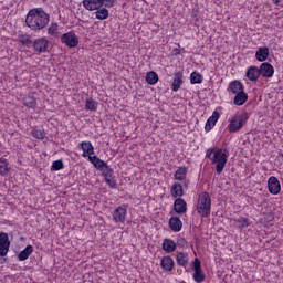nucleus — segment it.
<instances>
[{"instance_id":"9b49d317","label":"nucleus","mask_w":283,"mask_h":283,"mask_svg":"<svg viewBox=\"0 0 283 283\" xmlns=\"http://www.w3.org/2000/svg\"><path fill=\"white\" fill-rule=\"evenodd\" d=\"M268 189L272 196H277L282 191V185L277 177L271 176L268 180Z\"/></svg>"},{"instance_id":"c9c22d12","label":"nucleus","mask_w":283,"mask_h":283,"mask_svg":"<svg viewBox=\"0 0 283 283\" xmlns=\"http://www.w3.org/2000/svg\"><path fill=\"white\" fill-rule=\"evenodd\" d=\"M202 74L198 73V72H192L190 74V83L191 85H200L202 83Z\"/></svg>"},{"instance_id":"1a4fd4ad","label":"nucleus","mask_w":283,"mask_h":283,"mask_svg":"<svg viewBox=\"0 0 283 283\" xmlns=\"http://www.w3.org/2000/svg\"><path fill=\"white\" fill-rule=\"evenodd\" d=\"M32 46L34 52H38V54H43L48 52V48H50V41L45 38H39L33 42Z\"/></svg>"},{"instance_id":"5701e85b","label":"nucleus","mask_w":283,"mask_h":283,"mask_svg":"<svg viewBox=\"0 0 283 283\" xmlns=\"http://www.w3.org/2000/svg\"><path fill=\"white\" fill-rule=\"evenodd\" d=\"M32 253H34V247H32L30 244L27 245L25 249L20 251V253L18 254L19 262H25V260H28V258H30V255H32Z\"/></svg>"},{"instance_id":"6e6552de","label":"nucleus","mask_w":283,"mask_h":283,"mask_svg":"<svg viewBox=\"0 0 283 283\" xmlns=\"http://www.w3.org/2000/svg\"><path fill=\"white\" fill-rule=\"evenodd\" d=\"M193 280L197 283H202L206 280V275L202 273V263L200 262V259L196 258L193 261Z\"/></svg>"},{"instance_id":"a211bd4d","label":"nucleus","mask_w":283,"mask_h":283,"mask_svg":"<svg viewBox=\"0 0 283 283\" xmlns=\"http://www.w3.org/2000/svg\"><path fill=\"white\" fill-rule=\"evenodd\" d=\"M245 76L252 81V83H256L258 78H260V69L254 65L248 67Z\"/></svg>"},{"instance_id":"4468645a","label":"nucleus","mask_w":283,"mask_h":283,"mask_svg":"<svg viewBox=\"0 0 283 283\" xmlns=\"http://www.w3.org/2000/svg\"><path fill=\"white\" fill-rule=\"evenodd\" d=\"M244 91V84L240 80H234L229 83L227 92L228 94H239Z\"/></svg>"},{"instance_id":"a19ab883","label":"nucleus","mask_w":283,"mask_h":283,"mask_svg":"<svg viewBox=\"0 0 283 283\" xmlns=\"http://www.w3.org/2000/svg\"><path fill=\"white\" fill-rule=\"evenodd\" d=\"M48 34L51 36H56L59 34V24L56 22H52L48 29Z\"/></svg>"},{"instance_id":"4c0bfd02","label":"nucleus","mask_w":283,"mask_h":283,"mask_svg":"<svg viewBox=\"0 0 283 283\" xmlns=\"http://www.w3.org/2000/svg\"><path fill=\"white\" fill-rule=\"evenodd\" d=\"M97 171H101L103 178L109 174H114V168L111 167L109 165L106 164V161L104 163V165L102 166V168H99Z\"/></svg>"},{"instance_id":"49530a36","label":"nucleus","mask_w":283,"mask_h":283,"mask_svg":"<svg viewBox=\"0 0 283 283\" xmlns=\"http://www.w3.org/2000/svg\"><path fill=\"white\" fill-rule=\"evenodd\" d=\"M281 157L283 158V154H281Z\"/></svg>"},{"instance_id":"c85d7f7f","label":"nucleus","mask_w":283,"mask_h":283,"mask_svg":"<svg viewBox=\"0 0 283 283\" xmlns=\"http://www.w3.org/2000/svg\"><path fill=\"white\" fill-rule=\"evenodd\" d=\"M88 160L97 171L103 168V165H105V160H102L98 156L88 155Z\"/></svg>"},{"instance_id":"79ce46f5","label":"nucleus","mask_w":283,"mask_h":283,"mask_svg":"<svg viewBox=\"0 0 283 283\" xmlns=\"http://www.w3.org/2000/svg\"><path fill=\"white\" fill-rule=\"evenodd\" d=\"M177 247H180V249H185V247H187V239L177 235V242H176Z\"/></svg>"},{"instance_id":"c03bdc74","label":"nucleus","mask_w":283,"mask_h":283,"mask_svg":"<svg viewBox=\"0 0 283 283\" xmlns=\"http://www.w3.org/2000/svg\"><path fill=\"white\" fill-rule=\"evenodd\" d=\"M105 8H113L114 7V0H104Z\"/></svg>"},{"instance_id":"bb28decb","label":"nucleus","mask_w":283,"mask_h":283,"mask_svg":"<svg viewBox=\"0 0 283 283\" xmlns=\"http://www.w3.org/2000/svg\"><path fill=\"white\" fill-rule=\"evenodd\" d=\"M22 103L24 107H28L29 109H35L36 108V98L32 95H27L22 98Z\"/></svg>"},{"instance_id":"a878e982","label":"nucleus","mask_w":283,"mask_h":283,"mask_svg":"<svg viewBox=\"0 0 283 283\" xmlns=\"http://www.w3.org/2000/svg\"><path fill=\"white\" fill-rule=\"evenodd\" d=\"M80 145L82 147L83 158H87V156H92L94 154V146L92 145V142H82Z\"/></svg>"},{"instance_id":"a18cd8bd","label":"nucleus","mask_w":283,"mask_h":283,"mask_svg":"<svg viewBox=\"0 0 283 283\" xmlns=\"http://www.w3.org/2000/svg\"><path fill=\"white\" fill-rule=\"evenodd\" d=\"M274 6H281L283 3V0H272Z\"/></svg>"},{"instance_id":"9d476101","label":"nucleus","mask_w":283,"mask_h":283,"mask_svg":"<svg viewBox=\"0 0 283 283\" xmlns=\"http://www.w3.org/2000/svg\"><path fill=\"white\" fill-rule=\"evenodd\" d=\"M259 74L263 78H273L275 69L269 62H263L259 67Z\"/></svg>"},{"instance_id":"473e14b6","label":"nucleus","mask_w":283,"mask_h":283,"mask_svg":"<svg viewBox=\"0 0 283 283\" xmlns=\"http://www.w3.org/2000/svg\"><path fill=\"white\" fill-rule=\"evenodd\" d=\"M187 178V167L181 166L175 171V180H185Z\"/></svg>"},{"instance_id":"2f4dec72","label":"nucleus","mask_w":283,"mask_h":283,"mask_svg":"<svg viewBox=\"0 0 283 283\" xmlns=\"http://www.w3.org/2000/svg\"><path fill=\"white\" fill-rule=\"evenodd\" d=\"M97 11L95 12V17L96 19H98V21H105V19H107L109 17V10H107V8H99L96 9Z\"/></svg>"},{"instance_id":"aec40b11","label":"nucleus","mask_w":283,"mask_h":283,"mask_svg":"<svg viewBox=\"0 0 283 283\" xmlns=\"http://www.w3.org/2000/svg\"><path fill=\"white\" fill-rule=\"evenodd\" d=\"M160 266L164 271H174V266H176V262L170 255L164 256L160 261Z\"/></svg>"},{"instance_id":"39448f33","label":"nucleus","mask_w":283,"mask_h":283,"mask_svg":"<svg viewBox=\"0 0 283 283\" xmlns=\"http://www.w3.org/2000/svg\"><path fill=\"white\" fill-rule=\"evenodd\" d=\"M10 244L8 233L0 232V258H6L10 253ZM6 262H8V259H0V264H6Z\"/></svg>"},{"instance_id":"4be33fe9","label":"nucleus","mask_w":283,"mask_h":283,"mask_svg":"<svg viewBox=\"0 0 283 283\" xmlns=\"http://www.w3.org/2000/svg\"><path fill=\"white\" fill-rule=\"evenodd\" d=\"M161 249L166 253H174V251H176V249H178V245L176 244V241H174L171 239H164Z\"/></svg>"},{"instance_id":"7c9ffc66","label":"nucleus","mask_w":283,"mask_h":283,"mask_svg":"<svg viewBox=\"0 0 283 283\" xmlns=\"http://www.w3.org/2000/svg\"><path fill=\"white\" fill-rule=\"evenodd\" d=\"M158 73H156L155 71H149L145 77V81L148 85H156V83H158Z\"/></svg>"},{"instance_id":"cd10ccee","label":"nucleus","mask_w":283,"mask_h":283,"mask_svg":"<svg viewBox=\"0 0 283 283\" xmlns=\"http://www.w3.org/2000/svg\"><path fill=\"white\" fill-rule=\"evenodd\" d=\"M104 181L111 189H116L118 187V182L116 181V177L114 176V171L104 176Z\"/></svg>"},{"instance_id":"393cba45","label":"nucleus","mask_w":283,"mask_h":283,"mask_svg":"<svg viewBox=\"0 0 283 283\" xmlns=\"http://www.w3.org/2000/svg\"><path fill=\"white\" fill-rule=\"evenodd\" d=\"M170 193L172 198H182L185 196V189H182V185L175 182L170 188Z\"/></svg>"},{"instance_id":"ddd939ff","label":"nucleus","mask_w":283,"mask_h":283,"mask_svg":"<svg viewBox=\"0 0 283 283\" xmlns=\"http://www.w3.org/2000/svg\"><path fill=\"white\" fill-rule=\"evenodd\" d=\"M83 6L85 10L93 12L94 10L103 8V6H105V0H83Z\"/></svg>"},{"instance_id":"f03ea898","label":"nucleus","mask_w":283,"mask_h":283,"mask_svg":"<svg viewBox=\"0 0 283 283\" xmlns=\"http://www.w3.org/2000/svg\"><path fill=\"white\" fill-rule=\"evenodd\" d=\"M197 212L201 218H209L211 216V196L209 192H202L199 195Z\"/></svg>"},{"instance_id":"e433bc0d","label":"nucleus","mask_w":283,"mask_h":283,"mask_svg":"<svg viewBox=\"0 0 283 283\" xmlns=\"http://www.w3.org/2000/svg\"><path fill=\"white\" fill-rule=\"evenodd\" d=\"M20 43H22V45H25V48H32L34 41H32V36L24 34L20 36Z\"/></svg>"},{"instance_id":"f8f14e48","label":"nucleus","mask_w":283,"mask_h":283,"mask_svg":"<svg viewBox=\"0 0 283 283\" xmlns=\"http://www.w3.org/2000/svg\"><path fill=\"white\" fill-rule=\"evenodd\" d=\"M184 77L185 74L182 73V71H178L174 74V80L170 85L172 92H178L180 87H182V83H185V81L182 80Z\"/></svg>"},{"instance_id":"58836bf2","label":"nucleus","mask_w":283,"mask_h":283,"mask_svg":"<svg viewBox=\"0 0 283 283\" xmlns=\"http://www.w3.org/2000/svg\"><path fill=\"white\" fill-rule=\"evenodd\" d=\"M31 136H33V138H36L38 140H43V138H45V130H39L36 128H33L31 130Z\"/></svg>"},{"instance_id":"ea45409f","label":"nucleus","mask_w":283,"mask_h":283,"mask_svg":"<svg viewBox=\"0 0 283 283\" xmlns=\"http://www.w3.org/2000/svg\"><path fill=\"white\" fill-rule=\"evenodd\" d=\"M64 167L63 160L59 159L52 163L51 171H61Z\"/></svg>"},{"instance_id":"dca6fc26","label":"nucleus","mask_w":283,"mask_h":283,"mask_svg":"<svg viewBox=\"0 0 283 283\" xmlns=\"http://www.w3.org/2000/svg\"><path fill=\"white\" fill-rule=\"evenodd\" d=\"M220 113L218 111H214L206 122L205 132H211V129L216 127V123H218Z\"/></svg>"},{"instance_id":"7ed1b4c3","label":"nucleus","mask_w":283,"mask_h":283,"mask_svg":"<svg viewBox=\"0 0 283 283\" xmlns=\"http://www.w3.org/2000/svg\"><path fill=\"white\" fill-rule=\"evenodd\" d=\"M228 158H229V150L222 151V149H218L214 151L211 163L216 165L217 174H222V171H224V167H227Z\"/></svg>"},{"instance_id":"423d86ee","label":"nucleus","mask_w":283,"mask_h":283,"mask_svg":"<svg viewBox=\"0 0 283 283\" xmlns=\"http://www.w3.org/2000/svg\"><path fill=\"white\" fill-rule=\"evenodd\" d=\"M127 205L123 203L115 208L113 211V222L116 224H125V221L127 220Z\"/></svg>"},{"instance_id":"b1692460","label":"nucleus","mask_w":283,"mask_h":283,"mask_svg":"<svg viewBox=\"0 0 283 283\" xmlns=\"http://www.w3.org/2000/svg\"><path fill=\"white\" fill-rule=\"evenodd\" d=\"M176 260H177L178 266H182L184 269H187V265L189 264V253L178 252L176 255Z\"/></svg>"},{"instance_id":"412c9836","label":"nucleus","mask_w":283,"mask_h":283,"mask_svg":"<svg viewBox=\"0 0 283 283\" xmlns=\"http://www.w3.org/2000/svg\"><path fill=\"white\" fill-rule=\"evenodd\" d=\"M248 101H249V94H247V92H244V90L234 94V98H233L234 105L242 106Z\"/></svg>"},{"instance_id":"20e7f679","label":"nucleus","mask_w":283,"mask_h":283,"mask_svg":"<svg viewBox=\"0 0 283 283\" xmlns=\"http://www.w3.org/2000/svg\"><path fill=\"white\" fill-rule=\"evenodd\" d=\"M247 120H249V113H241L239 115H234L228 125V129L230 134H235L240 132L244 125H247Z\"/></svg>"},{"instance_id":"f704fd0d","label":"nucleus","mask_w":283,"mask_h":283,"mask_svg":"<svg viewBox=\"0 0 283 283\" xmlns=\"http://www.w3.org/2000/svg\"><path fill=\"white\" fill-rule=\"evenodd\" d=\"M85 109H88L90 112H97L98 109V102H96L94 98H87L85 104Z\"/></svg>"},{"instance_id":"72a5a7b5","label":"nucleus","mask_w":283,"mask_h":283,"mask_svg":"<svg viewBox=\"0 0 283 283\" xmlns=\"http://www.w3.org/2000/svg\"><path fill=\"white\" fill-rule=\"evenodd\" d=\"M235 224H238V229H247L248 227H251V222H249V219L245 217H240L239 219H234Z\"/></svg>"},{"instance_id":"2eb2a0df","label":"nucleus","mask_w":283,"mask_h":283,"mask_svg":"<svg viewBox=\"0 0 283 283\" xmlns=\"http://www.w3.org/2000/svg\"><path fill=\"white\" fill-rule=\"evenodd\" d=\"M168 226L170 231H174V233L182 231V220H180V217H171L168 221Z\"/></svg>"},{"instance_id":"f3484780","label":"nucleus","mask_w":283,"mask_h":283,"mask_svg":"<svg viewBox=\"0 0 283 283\" xmlns=\"http://www.w3.org/2000/svg\"><path fill=\"white\" fill-rule=\"evenodd\" d=\"M270 51L268 46H260L255 52V59L259 63H264L269 59Z\"/></svg>"},{"instance_id":"6ab92c4d","label":"nucleus","mask_w":283,"mask_h":283,"mask_svg":"<svg viewBox=\"0 0 283 283\" xmlns=\"http://www.w3.org/2000/svg\"><path fill=\"white\" fill-rule=\"evenodd\" d=\"M174 211L179 216L185 213L187 211V201L180 197L177 198L174 202Z\"/></svg>"},{"instance_id":"f257e3e1","label":"nucleus","mask_w":283,"mask_h":283,"mask_svg":"<svg viewBox=\"0 0 283 283\" xmlns=\"http://www.w3.org/2000/svg\"><path fill=\"white\" fill-rule=\"evenodd\" d=\"M25 23L30 30L39 32L50 23V14H48L43 8L31 9L27 14Z\"/></svg>"},{"instance_id":"0eeeda50","label":"nucleus","mask_w":283,"mask_h":283,"mask_svg":"<svg viewBox=\"0 0 283 283\" xmlns=\"http://www.w3.org/2000/svg\"><path fill=\"white\" fill-rule=\"evenodd\" d=\"M61 43L66 45V48H76L78 45V35L74 31L62 34Z\"/></svg>"},{"instance_id":"c756f323","label":"nucleus","mask_w":283,"mask_h":283,"mask_svg":"<svg viewBox=\"0 0 283 283\" xmlns=\"http://www.w3.org/2000/svg\"><path fill=\"white\" fill-rule=\"evenodd\" d=\"M10 174V163L6 158H0V176Z\"/></svg>"},{"instance_id":"37998d69","label":"nucleus","mask_w":283,"mask_h":283,"mask_svg":"<svg viewBox=\"0 0 283 283\" xmlns=\"http://www.w3.org/2000/svg\"><path fill=\"white\" fill-rule=\"evenodd\" d=\"M213 154H216V149L214 148H210L207 150L206 153V158H209V160H213Z\"/></svg>"}]
</instances>
